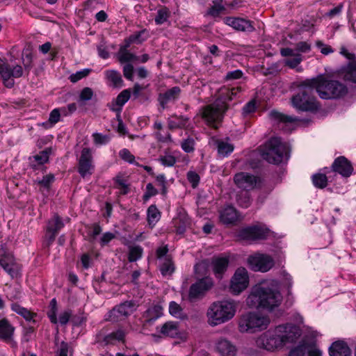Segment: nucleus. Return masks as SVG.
Listing matches in <instances>:
<instances>
[{"label": "nucleus", "mask_w": 356, "mask_h": 356, "mask_svg": "<svg viewBox=\"0 0 356 356\" xmlns=\"http://www.w3.org/2000/svg\"><path fill=\"white\" fill-rule=\"evenodd\" d=\"M282 301L281 293L276 289L266 284L254 286L246 298V304L250 308L273 311L279 307Z\"/></svg>", "instance_id": "obj_1"}, {"label": "nucleus", "mask_w": 356, "mask_h": 356, "mask_svg": "<svg viewBox=\"0 0 356 356\" xmlns=\"http://www.w3.org/2000/svg\"><path fill=\"white\" fill-rule=\"evenodd\" d=\"M310 79H306L300 83L298 92L291 98L292 105L300 111H317L320 106L314 95L316 86L310 83Z\"/></svg>", "instance_id": "obj_2"}, {"label": "nucleus", "mask_w": 356, "mask_h": 356, "mask_svg": "<svg viewBox=\"0 0 356 356\" xmlns=\"http://www.w3.org/2000/svg\"><path fill=\"white\" fill-rule=\"evenodd\" d=\"M309 82L316 86V91L321 99H338L348 92L345 85L339 81L327 79L323 75L311 79Z\"/></svg>", "instance_id": "obj_3"}, {"label": "nucleus", "mask_w": 356, "mask_h": 356, "mask_svg": "<svg viewBox=\"0 0 356 356\" xmlns=\"http://www.w3.org/2000/svg\"><path fill=\"white\" fill-rule=\"evenodd\" d=\"M236 311V303L232 300H223L213 302L207 312L210 324L218 325L231 320Z\"/></svg>", "instance_id": "obj_4"}, {"label": "nucleus", "mask_w": 356, "mask_h": 356, "mask_svg": "<svg viewBox=\"0 0 356 356\" xmlns=\"http://www.w3.org/2000/svg\"><path fill=\"white\" fill-rule=\"evenodd\" d=\"M261 156L268 163L279 165L284 157L288 159L289 149L288 146L282 142L280 138L273 137L261 149Z\"/></svg>", "instance_id": "obj_5"}, {"label": "nucleus", "mask_w": 356, "mask_h": 356, "mask_svg": "<svg viewBox=\"0 0 356 356\" xmlns=\"http://www.w3.org/2000/svg\"><path fill=\"white\" fill-rule=\"evenodd\" d=\"M270 318L256 312L242 314L238 319V330L241 333H255L267 329Z\"/></svg>", "instance_id": "obj_6"}, {"label": "nucleus", "mask_w": 356, "mask_h": 356, "mask_svg": "<svg viewBox=\"0 0 356 356\" xmlns=\"http://www.w3.org/2000/svg\"><path fill=\"white\" fill-rule=\"evenodd\" d=\"M0 75L4 86L12 88L15 86L14 79L23 76V67L19 65L11 67L0 58Z\"/></svg>", "instance_id": "obj_7"}, {"label": "nucleus", "mask_w": 356, "mask_h": 356, "mask_svg": "<svg viewBox=\"0 0 356 356\" xmlns=\"http://www.w3.org/2000/svg\"><path fill=\"white\" fill-rule=\"evenodd\" d=\"M256 345L259 348L274 351L283 346V341L279 334L268 330L256 339Z\"/></svg>", "instance_id": "obj_8"}, {"label": "nucleus", "mask_w": 356, "mask_h": 356, "mask_svg": "<svg viewBox=\"0 0 356 356\" xmlns=\"http://www.w3.org/2000/svg\"><path fill=\"white\" fill-rule=\"evenodd\" d=\"M95 170L92 150L83 147L78 159L77 172L82 178L90 177Z\"/></svg>", "instance_id": "obj_9"}, {"label": "nucleus", "mask_w": 356, "mask_h": 356, "mask_svg": "<svg viewBox=\"0 0 356 356\" xmlns=\"http://www.w3.org/2000/svg\"><path fill=\"white\" fill-rule=\"evenodd\" d=\"M135 309L136 303L134 300L125 301L113 307L105 319L111 322H118L129 316Z\"/></svg>", "instance_id": "obj_10"}, {"label": "nucleus", "mask_w": 356, "mask_h": 356, "mask_svg": "<svg viewBox=\"0 0 356 356\" xmlns=\"http://www.w3.org/2000/svg\"><path fill=\"white\" fill-rule=\"evenodd\" d=\"M269 229L260 226H250L240 229L237 236L241 240L244 241H258L265 240L269 234Z\"/></svg>", "instance_id": "obj_11"}, {"label": "nucleus", "mask_w": 356, "mask_h": 356, "mask_svg": "<svg viewBox=\"0 0 356 356\" xmlns=\"http://www.w3.org/2000/svg\"><path fill=\"white\" fill-rule=\"evenodd\" d=\"M249 277L244 268H238L232 277L229 291L234 295H238L248 286Z\"/></svg>", "instance_id": "obj_12"}, {"label": "nucleus", "mask_w": 356, "mask_h": 356, "mask_svg": "<svg viewBox=\"0 0 356 356\" xmlns=\"http://www.w3.org/2000/svg\"><path fill=\"white\" fill-rule=\"evenodd\" d=\"M248 264L254 271L266 273L270 270L275 265L271 256L264 254H258L250 256L248 258Z\"/></svg>", "instance_id": "obj_13"}, {"label": "nucleus", "mask_w": 356, "mask_h": 356, "mask_svg": "<svg viewBox=\"0 0 356 356\" xmlns=\"http://www.w3.org/2000/svg\"><path fill=\"white\" fill-rule=\"evenodd\" d=\"M213 286V282L209 277H202L191 284L188 291V300L193 302L202 298L205 293Z\"/></svg>", "instance_id": "obj_14"}, {"label": "nucleus", "mask_w": 356, "mask_h": 356, "mask_svg": "<svg viewBox=\"0 0 356 356\" xmlns=\"http://www.w3.org/2000/svg\"><path fill=\"white\" fill-rule=\"evenodd\" d=\"M234 181L238 188L248 191L257 187L261 179L257 176L242 172L234 175Z\"/></svg>", "instance_id": "obj_15"}, {"label": "nucleus", "mask_w": 356, "mask_h": 356, "mask_svg": "<svg viewBox=\"0 0 356 356\" xmlns=\"http://www.w3.org/2000/svg\"><path fill=\"white\" fill-rule=\"evenodd\" d=\"M140 332L144 334H149L153 331L156 323V305L152 304L143 314L139 319Z\"/></svg>", "instance_id": "obj_16"}, {"label": "nucleus", "mask_w": 356, "mask_h": 356, "mask_svg": "<svg viewBox=\"0 0 356 356\" xmlns=\"http://www.w3.org/2000/svg\"><path fill=\"white\" fill-rule=\"evenodd\" d=\"M223 22L237 31L252 33L256 30L254 22L248 19L225 17L223 18Z\"/></svg>", "instance_id": "obj_17"}, {"label": "nucleus", "mask_w": 356, "mask_h": 356, "mask_svg": "<svg viewBox=\"0 0 356 356\" xmlns=\"http://www.w3.org/2000/svg\"><path fill=\"white\" fill-rule=\"evenodd\" d=\"M15 327L6 318L0 319V340L10 346L17 348V343L15 340Z\"/></svg>", "instance_id": "obj_18"}, {"label": "nucleus", "mask_w": 356, "mask_h": 356, "mask_svg": "<svg viewBox=\"0 0 356 356\" xmlns=\"http://www.w3.org/2000/svg\"><path fill=\"white\" fill-rule=\"evenodd\" d=\"M276 332H280V337L283 341V346L286 343H295L301 335L300 329L292 324L286 325H279L276 329Z\"/></svg>", "instance_id": "obj_19"}, {"label": "nucleus", "mask_w": 356, "mask_h": 356, "mask_svg": "<svg viewBox=\"0 0 356 356\" xmlns=\"http://www.w3.org/2000/svg\"><path fill=\"white\" fill-rule=\"evenodd\" d=\"M332 171L339 174L343 177H350L354 168L351 162L345 156H340L336 158L331 166Z\"/></svg>", "instance_id": "obj_20"}, {"label": "nucleus", "mask_w": 356, "mask_h": 356, "mask_svg": "<svg viewBox=\"0 0 356 356\" xmlns=\"http://www.w3.org/2000/svg\"><path fill=\"white\" fill-rule=\"evenodd\" d=\"M0 266L11 277L17 276L18 268L14 257L3 249L0 250Z\"/></svg>", "instance_id": "obj_21"}, {"label": "nucleus", "mask_w": 356, "mask_h": 356, "mask_svg": "<svg viewBox=\"0 0 356 356\" xmlns=\"http://www.w3.org/2000/svg\"><path fill=\"white\" fill-rule=\"evenodd\" d=\"M241 90V89L240 87L232 88L227 87L221 88L219 90V95L215 101L216 102V106H219L220 105L227 111L229 108L228 102L233 100Z\"/></svg>", "instance_id": "obj_22"}, {"label": "nucleus", "mask_w": 356, "mask_h": 356, "mask_svg": "<svg viewBox=\"0 0 356 356\" xmlns=\"http://www.w3.org/2000/svg\"><path fill=\"white\" fill-rule=\"evenodd\" d=\"M227 110L224 108L216 106L215 102L213 105L207 106L202 114L203 118L211 124L217 122H221Z\"/></svg>", "instance_id": "obj_23"}, {"label": "nucleus", "mask_w": 356, "mask_h": 356, "mask_svg": "<svg viewBox=\"0 0 356 356\" xmlns=\"http://www.w3.org/2000/svg\"><path fill=\"white\" fill-rule=\"evenodd\" d=\"M229 259L228 257H213L211 258V266L215 277L221 280L228 269Z\"/></svg>", "instance_id": "obj_24"}, {"label": "nucleus", "mask_w": 356, "mask_h": 356, "mask_svg": "<svg viewBox=\"0 0 356 356\" xmlns=\"http://www.w3.org/2000/svg\"><path fill=\"white\" fill-rule=\"evenodd\" d=\"M216 348L220 356H236L238 353L236 346L225 337H220L217 341Z\"/></svg>", "instance_id": "obj_25"}, {"label": "nucleus", "mask_w": 356, "mask_h": 356, "mask_svg": "<svg viewBox=\"0 0 356 356\" xmlns=\"http://www.w3.org/2000/svg\"><path fill=\"white\" fill-rule=\"evenodd\" d=\"M181 88L179 86H174L168 89L164 92H161L159 95L158 101L163 109L168 107V104L171 102H175L180 96Z\"/></svg>", "instance_id": "obj_26"}, {"label": "nucleus", "mask_w": 356, "mask_h": 356, "mask_svg": "<svg viewBox=\"0 0 356 356\" xmlns=\"http://www.w3.org/2000/svg\"><path fill=\"white\" fill-rule=\"evenodd\" d=\"M131 97V90L125 89L122 90L110 104L108 105L110 110L117 113V118H120V114L122 110L123 106L129 101Z\"/></svg>", "instance_id": "obj_27"}, {"label": "nucleus", "mask_w": 356, "mask_h": 356, "mask_svg": "<svg viewBox=\"0 0 356 356\" xmlns=\"http://www.w3.org/2000/svg\"><path fill=\"white\" fill-rule=\"evenodd\" d=\"M239 220L237 210L232 206L228 205L220 211V220L226 225H234Z\"/></svg>", "instance_id": "obj_28"}, {"label": "nucleus", "mask_w": 356, "mask_h": 356, "mask_svg": "<svg viewBox=\"0 0 356 356\" xmlns=\"http://www.w3.org/2000/svg\"><path fill=\"white\" fill-rule=\"evenodd\" d=\"M330 356H350L351 350L343 340L334 341L328 348Z\"/></svg>", "instance_id": "obj_29"}, {"label": "nucleus", "mask_w": 356, "mask_h": 356, "mask_svg": "<svg viewBox=\"0 0 356 356\" xmlns=\"http://www.w3.org/2000/svg\"><path fill=\"white\" fill-rule=\"evenodd\" d=\"M173 224L177 233L182 234L186 232V228L191 225V219L184 211H181L174 218Z\"/></svg>", "instance_id": "obj_30"}, {"label": "nucleus", "mask_w": 356, "mask_h": 356, "mask_svg": "<svg viewBox=\"0 0 356 356\" xmlns=\"http://www.w3.org/2000/svg\"><path fill=\"white\" fill-rule=\"evenodd\" d=\"M157 261L159 262V270L163 277H170L175 271L176 268L172 257L160 259Z\"/></svg>", "instance_id": "obj_31"}, {"label": "nucleus", "mask_w": 356, "mask_h": 356, "mask_svg": "<svg viewBox=\"0 0 356 356\" xmlns=\"http://www.w3.org/2000/svg\"><path fill=\"white\" fill-rule=\"evenodd\" d=\"M11 309L18 315L22 316L26 321L32 323L33 324L37 323L35 318L38 316V314L22 307L18 303H13L11 305Z\"/></svg>", "instance_id": "obj_32"}, {"label": "nucleus", "mask_w": 356, "mask_h": 356, "mask_svg": "<svg viewBox=\"0 0 356 356\" xmlns=\"http://www.w3.org/2000/svg\"><path fill=\"white\" fill-rule=\"evenodd\" d=\"M104 74L109 86L113 88H121L123 86L122 75L118 71L109 70L105 71Z\"/></svg>", "instance_id": "obj_33"}, {"label": "nucleus", "mask_w": 356, "mask_h": 356, "mask_svg": "<svg viewBox=\"0 0 356 356\" xmlns=\"http://www.w3.org/2000/svg\"><path fill=\"white\" fill-rule=\"evenodd\" d=\"M125 336V331L122 329H118L116 331L104 336L101 342L103 343L104 346L113 344L115 341H124Z\"/></svg>", "instance_id": "obj_34"}, {"label": "nucleus", "mask_w": 356, "mask_h": 356, "mask_svg": "<svg viewBox=\"0 0 356 356\" xmlns=\"http://www.w3.org/2000/svg\"><path fill=\"white\" fill-rule=\"evenodd\" d=\"M64 226L62 218L58 213H54L52 218L48 220L46 229L58 234Z\"/></svg>", "instance_id": "obj_35"}, {"label": "nucleus", "mask_w": 356, "mask_h": 356, "mask_svg": "<svg viewBox=\"0 0 356 356\" xmlns=\"http://www.w3.org/2000/svg\"><path fill=\"white\" fill-rule=\"evenodd\" d=\"M161 333L166 337L175 338L179 335L178 323L175 322H166L161 329Z\"/></svg>", "instance_id": "obj_36"}, {"label": "nucleus", "mask_w": 356, "mask_h": 356, "mask_svg": "<svg viewBox=\"0 0 356 356\" xmlns=\"http://www.w3.org/2000/svg\"><path fill=\"white\" fill-rule=\"evenodd\" d=\"M223 2L224 0H213V5L207 10V14L213 18L219 17L226 10Z\"/></svg>", "instance_id": "obj_37"}, {"label": "nucleus", "mask_w": 356, "mask_h": 356, "mask_svg": "<svg viewBox=\"0 0 356 356\" xmlns=\"http://www.w3.org/2000/svg\"><path fill=\"white\" fill-rule=\"evenodd\" d=\"M343 79L346 81L356 83V63H349L343 69Z\"/></svg>", "instance_id": "obj_38"}, {"label": "nucleus", "mask_w": 356, "mask_h": 356, "mask_svg": "<svg viewBox=\"0 0 356 356\" xmlns=\"http://www.w3.org/2000/svg\"><path fill=\"white\" fill-rule=\"evenodd\" d=\"M143 253V249L138 245H131L128 247V260L134 262L140 259Z\"/></svg>", "instance_id": "obj_39"}, {"label": "nucleus", "mask_w": 356, "mask_h": 356, "mask_svg": "<svg viewBox=\"0 0 356 356\" xmlns=\"http://www.w3.org/2000/svg\"><path fill=\"white\" fill-rule=\"evenodd\" d=\"M216 143L218 153L219 154V155L223 157L227 156L234 151V147L232 144L226 143L222 140H217Z\"/></svg>", "instance_id": "obj_40"}, {"label": "nucleus", "mask_w": 356, "mask_h": 356, "mask_svg": "<svg viewBox=\"0 0 356 356\" xmlns=\"http://www.w3.org/2000/svg\"><path fill=\"white\" fill-rule=\"evenodd\" d=\"M313 184L316 188L323 189L327 185V177L325 174L316 173L312 177Z\"/></svg>", "instance_id": "obj_41"}, {"label": "nucleus", "mask_w": 356, "mask_h": 356, "mask_svg": "<svg viewBox=\"0 0 356 356\" xmlns=\"http://www.w3.org/2000/svg\"><path fill=\"white\" fill-rule=\"evenodd\" d=\"M49 309L47 312V316L49 318L51 323L54 324H56L58 323V319L56 316L57 313V302L56 298H53L49 303Z\"/></svg>", "instance_id": "obj_42"}, {"label": "nucleus", "mask_w": 356, "mask_h": 356, "mask_svg": "<svg viewBox=\"0 0 356 356\" xmlns=\"http://www.w3.org/2000/svg\"><path fill=\"white\" fill-rule=\"evenodd\" d=\"M148 35V32L145 29H143L131 34L129 36V40L136 44H140L147 39Z\"/></svg>", "instance_id": "obj_43"}, {"label": "nucleus", "mask_w": 356, "mask_h": 356, "mask_svg": "<svg viewBox=\"0 0 356 356\" xmlns=\"http://www.w3.org/2000/svg\"><path fill=\"white\" fill-rule=\"evenodd\" d=\"M118 60L121 63H124L130 61H136L138 60V56L129 52V50L119 51Z\"/></svg>", "instance_id": "obj_44"}, {"label": "nucleus", "mask_w": 356, "mask_h": 356, "mask_svg": "<svg viewBox=\"0 0 356 356\" xmlns=\"http://www.w3.org/2000/svg\"><path fill=\"white\" fill-rule=\"evenodd\" d=\"M51 151L50 148H47L35 155L33 159L39 165H43L48 162Z\"/></svg>", "instance_id": "obj_45"}, {"label": "nucleus", "mask_w": 356, "mask_h": 356, "mask_svg": "<svg viewBox=\"0 0 356 356\" xmlns=\"http://www.w3.org/2000/svg\"><path fill=\"white\" fill-rule=\"evenodd\" d=\"M236 202L241 207L248 208L250 206L252 201L250 194L245 192L237 195Z\"/></svg>", "instance_id": "obj_46"}, {"label": "nucleus", "mask_w": 356, "mask_h": 356, "mask_svg": "<svg viewBox=\"0 0 356 356\" xmlns=\"http://www.w3.org/2000/svg\"><path fill=\"white\" fill-rule=\"evenodd\" d=\"M270 115L272 119L282 122H293L296 120L293 117L284 115L276 111H272Z\"/></svg>", "instance_id": "obj_47"}, {"label": "nucleus", "mask_w": 356, "mask_h": 356, "mask_svg": "<svg viewBox=\"0 0 356 356\" xmlns=\"http://www.w3.org/2000/svg\"><path fill=\"white\" fill-rule=\"evenodd\" d=\"M157 139L163 143L171 142L170 133L168 131L165 132L160 123H157Z\"/></svg>", "instance_id": "obj_48"}, {"label": "nucleus", "mask_w": 356, "mask_h": 356, "mask_svg": "<svg viewBox=\"0 0 356 356\" xmlns=\"http://www.w3.org/2000/svg\"><path fill=\"white\" fill-rule=\"evenodd\" d=\"M169 312L175 317L182 318L183 309L179 304L174 301L170 302Z\"/></svg>", "instance_id": "obj_49"}, {"label": "nucleus", "mask_w": 356, "mask_h": 356, "mask_svg": "<svg viewBox=\"0 0 356 356\" xmlns=\"http://www.w3.org/2000/svg\"><path fill=\"white\" fill-rule=\"evenodd\" d=\"M115 183L117 185L116 188L120 189V195H127L129 192V185L126 183V180L121 178V177H117L115 179Z\"/></svg>", "instance_id": "obj_50"}, {"label": "nucleus", "mask_w": 356, "mask_h": 356, "mask_svg": "<svg viewBox=\"0 0 356 356\" xmlns=\"http://www.w3.org/2000/svg\"><path fill=\"white\" fill-rule=\"evenodd\" d=\"M167 184L163 175H157V193L160 191L161 194L165 196L167 194Z\"/></svg>", "instance_id": "obj_51"}, {"label": "nucleus", "mask_w": 356, "mask_h": 356, "mask_svg": "<svg viewBox=\"0 0 356 356\" xmlns=\"http://www.w3.org/2000/svg\"><path fill=\"white\" fill-rule=\"evenodd\" d=\"M170 10L167 7H162L157 11V24L164 23L170 17Z\"/></svg>", "instance_id": "obj_52"}, {"label": "nucleus", "mask_w": 356, "mask_h": 356, "mask_svg": "<svg viewBox=\"0 0 356 356\" xmlns=\"http://www.w3.org/2000/svg\"><path fill=\"white\" fill-rule=\"evenodd\" d=\"M90 69H83L81 71H78L74 74L70 76L69 79L72 83H76L84 77H86L90 74Z\"/></svg>", "instance_id": "obj_53"}, {"label": "nucleus", "mask_w": 356, "mask_h": 356, "mask_svg": "<svg viewBox=\"0 0 356 356\" xmlns=\"http://www.w3.org/2000/svg\"><path fill=\"white\" fill-rule=\"evenodd\" d=\"M92 138L94 143L96 145H106L111 140V137L109 135H104L100 133H94L92 134Z\"/></svg>", "instance_id": "obj_54"}, {"label": "nucleus", "mask_w": 356, "mask_h": 356, "mask_svg": "<svg viewBox=\"0 0 356 356\" xmlns=\"http://www.w3.org/2000/svg\"><path fill=\"white\" fill-rule=\"evenodd\" d=\"M181 146L182 149L186 152V153H191L193 152L195 149V140L192 138H187L186 139L184 140L181 143Z\"/></svg>", "instance_id": "obj_55"}, {"label": "nucleus", "mask_w": 356, "mask_h": 356, "mask_svg": "<svg viewBox=\"0 0 356 356\" xmlns=\"http://www.w3.org/2000/svg\"><path fill=\"white\" fill-rule=\"evenodd\" d=\"M302 57L300 54H296L293 58L285 60V65L291 69L296 67L302 61Z\"/></svg>", "instance_id": "obj_56"}, {"label": "nucleus", "mask_w": 356, "mask_h": 356, "mask_svg": "<svg viewBox=\"0 0 356 356\" xmlns=\"http://www.w3.org/2000/svg\"><path fill=\"white\" fill-rule=\"evenodd\" d=\"M147 222L150 228L155 226L154 220L156 218V204H152L147 209Z\"/></svg>", "instance_id": "obj_57"}, {"label": "nucleus", "mask_w": 356, "mask_h": 356, "mask_svg": "<svg viewBox=\"0 0 356 356\" xmlns=\"http://www.w3.org/2000/svg\"><path fill=\"white\" fill-rule=\"evenodd\" d=\"M55 177L53 174H49L42 177V179L38 180L37 182L41 186L49 189L51 184L54 181Z\"/></svg>", "instance_id": "obj_58"}, {"label": "nucleus", "mask_w": 356, "mask_h": 356, "mask_svg": "<svg viewBox=\"0 0 356 356\" xmlns=\"http://www.w3.org/2000/svg\"><path fill=\"white\" fill-rule=\"evenodd\" d=\"M119 155L120 158L131 164L135 163V156L131 153V152L126 148L122 149L120 151Z\"/></svg>", "instance_id": "obj_59"}, {"label": "nucleus", "mask_w": 356, "mask_h": 356, "mask_svg": "<svg viewBox=\"0 0 356 356\" xmlns=\"http://www.w3.org/2000/svg\"><path fill=\"white\" fill-rule=\"evenodd\" d=\"M57 234L52 232L45 229V235L44 236L43 245L49 248L56 239Z\"/></svg>", "instance_id": "obj_60"}, {"label": "nucleus", "mask_w": 356, "mask_h": 356, "mask_svg": "<svg viewBox=\"0 0 356 356\" xmlns=\"http://www.w3.org/2000/svg\"><path fill=\"white\" fill-rule=\"evenodd\" d=\"M159 161L164 166L171 167L175 165L176 163V159L174 156L170 154H165L164 156H161L159 159Z\"/></svg>", "instance_id": "obj_61"}, {"label": "nucleus", "mask_w": 356, "mask_h": 356, "mask_svg": "<svg viewBox=\"0 0 356 356\" xmlns=\"http://www.w3.org/2000/svg\"><path fill=\"white\" fill-rule=\"evenodd\" d=\"M187 179L191 183V186L195 188L199 184L200 177L199 175L194 171H188L187 172Z\"/></svg>", "instance_id": "obj_62"}, {"label": "nucleus", "mask_w": 356, "mask_h": 356, "mask_svg": "<svg viewBox=\"0 0 356 356\" xmlns=\"http://www.w3.org/2000/svg\"><path fill=\"white\" fill-rule=\"evenodd\" d=\"M93 95V90L89 87H86L80 92L79 101H89L92 98Z\"/></svg>", "instance_id": "obj_63"}, {"label": "nucleus", "mask_w": 356, "mask_h": 356, "mask_svg": "<svg viewBox=\"0 0 356 356\" xmlns=\"http://www.w3.org/2000/svg\"><path fill=\"white\" fill-rule=\"evenodd\" d=\"M256 110V102L252 99L248 102L243 108L242 114L243 116L252 113Z\"/></svg>", "instance_id": "obj_64"}]
</instances>
